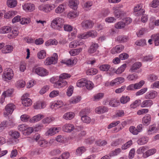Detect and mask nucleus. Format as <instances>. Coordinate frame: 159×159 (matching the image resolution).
<instances>
[{
	"label": "nucleus",
	"instance_id": "39",
	"mask_svg": "<svg viewBox=\"0 0 159 159\" xmlns=\"http://www.w3.org/2000/svg\"><path fill=\"white\" fill-rule=\"evenodd\" d=\"M58 44L57 41L55 39H51L45 42V44L46 46L56 45Z\"/></svg>",
	"mask_w": 159,
	"mask_h": 159
},
{
	"label": "nucleus",
	"instance_id": "48",
	"mask_svg": "<svg viewBox=\"0 0 159 159\" xmlns=\"http://www.w3.org/2000/svg\"><path fill=\"white\" fill-rule=\"evenodd\" d=\"M54 118L51 117H47L43 119L42 120V123L44 124L48 125L50 123L54 120Z\"/></svg>",
	"mask_w": 159,
	"mask_h": 159
},
{
	"label": "nucleus",
	"instance_id": "57",
	"mask_svg": "<svg viewBox=\"0 0 159 159\" xmlns=\"http://www.w3.org/2000/svg\"><path fill=\"white\" fill-rule=\"evenodd\" d=\"M30 22L31 19L30 18H22L20 20V23L22 25H27Z\"/></svg>",
	"mask_w": 159,
	"mask_h": 159
},
{
	"label": "nucleus",
	"instance_id": "50",
	"mask_svg": "<svg viewBox=\"0 0 159 159\" xmlns=\"http://www.w3.org/2000/svg\"><path fill=\"white\" fill-rule=\"evenodd\" d=\"M120 104V102L118 100L113 99H111L109 102V105L110 106L115 107L118 106Z\"/></svg>",
	"mask_w": 159,
	"mask_h": 159
},
{
	"label": "nucleus",
	"instance_id": "33",
	"mask_svg": "<svg viewBox=\"0 0 159 159\" xmlns=\"http://www.w3.org/2000/svg\"><path fill=\"white\" fill-rule=\"evenodd\" d=\"M157 151V149L155 148L147 150L145 153V158L154 154Z\"/></svg>",
	"mask_w": 159,
	"mask_h": 159
},
{
	"label": "nucleus",
	"instance_id": "1",
	"mask_svg": "<svg viewBox=\"0 0 159 159\" xmlns=\"http://www.w3.org/2000/svg\"><path fill=\"white\" fill-rule=\"evenodd\" d=\"M64 22V19L61 17H57L52 20L51 26L52 28L60 30L63 27Z\"/></svg>",
	"mask_w": 159,
	"mask_h": 159
},
{
	"label": "nucleus",
	"instance_id": "53",
	"mask_svg": "<svg viewBox=\"0 0 159 159\" xmlns=\"http://www.w3.org/2000/svg\"><path fill=\"white\" fill-rule=\"evenodd\" d=\"M78 14L76 11H70L67 15V17L70 19H73L78 16Z\"/></svg>",
	"mask_w": 159,
	"mask_h": 159
},
{
	"label": "nucleus",
	"instance_id": "18",
	"mask_svg": "<svg viewBox=\"0 0 159 159\" xmlns=\"http://www.w3.org/2000/svg\"><path fill=\"white\" fill-rule=\"evenodd\" d=\"M151 120V115L148 114H146L143 118L142 123L144 125L148 126L150 124Z\"/></svg>",
	"mask_w": 159,
	"mask_h": 159
},
{
	"label": "nucleus",
	"instance_id": "23",
	"mask_svg": "<svg viewBox=\"0 0 159 159\" xmlns=\"http://www.w3.org/2000/svg\"><path fill=\"white\" fill-rule=\"evenodd\" d=\"M153 102L151 100H147L143 101L141 104L142 107H150L153 105Z\"/></svg>",
	"mask_w": 159,
	"mask_h": 159
},
{
	"label": "nucleus",
	"instance_id": "19",
	"mask_svg": "<svg viewBox=\"0 0 159 159\" xmlns=\"http://www.w3.org/2000/svg\"><path fill=\"white\" fill-rule=\"evenodd\" d=\"M44 117L43 115L40 114L35 116L30 119L29 122L30 123H35L40 121Z\"/></svg>",
	"mask_w": 159,
	"mask_h": 159
},
{
	"label": "nucleus",
	"instance_id": "51",
	"mask_svg": "<svg viewBox=\"0 0 159 159\" xmlns=\"http://www.w3.org/2000/svg\"><path fill=\"white\" fill-rule=\"evenodd\" d=\"M18 33L17 30H13L10 34L7 35V37L10 39H13L18 35Z\"/></svg>",
	"mask_w": 159,
	"mask_h": 159
},
{
	"label": "nucleus",
	"instance_id": "29",
	"mask_svg": "<svg viewBox=\"0 0 159 159\" xmlns=\"http://www.w3.org/2000/svg\"><path fill=\"white\" fill-rule=\"evenodd\" d=\"M82 49L83 48H81L71 49L69 51V53L71 56H75L79 54L82 52Z\"/></svg>",
	"mask_w": 159,
	"mask_h": 159
},
{
	"label": "nucleus",
	"instance_id": "42",
	"mask_svg": "<svg viewBox=\"0 0 159 159\" xmlns=\"http://www.w3.org/2000/svg\"><path fill=\"white\" fill-rule=\"evenodd\" d=\"M7 3L9 7H14L17 5V2L16 0H7Z\"/></svg>",
	"mask_w": 159,
	"mask_h": 159
},
{
	"label": "nucleus",
	"instance_id": "56",
	"mask_svg": "<svg viewBox=\"0 0 159 159\" xmlns=\"http://www.w3.org/2000/svg\"><path fill=\"white\" fill-rule=\"evenodd\" d=\"M81 117V120L84 123L88 124L91 121V118L86 115H82Z\"/></svg>",
	"mask_w": 159,
	"mask_h": 159
},
{
	"label": "nucleus",
	"instance_id": "36",
	"mask_svg": "<svg viewBox=\"0 0 159 159\" xmlns=\"http://www.w3.org/2000/svg\"><path fill=\"white\" fill-rule=\"evenodd\" d=\"M148 140V137H143L138 140L137 143L139 145H143L147 143Z\"/></svg>",
	"mask_w": 159,
	"mask_h": 159
},
{
	"label": "nucleus",
	"instance_id": "28",
	"mask_svg": "<svg viewBox=\"0 0 159 159\" xmlns=\"http://www.w3.org/2000/svg\"><path fill=\"white\" fill-rule=\"evenodd\" d=\"M11 28L9 26H4L0 28V34H5L10 32Z\"/></svg>",
	"mask_w": 159,
	"mask_h": 159
},
{
	"label": "nucleus",
	"instance_id": "46",
	"mask_svg": "<svg viewBox=\"0 0 159 159\" xmlns=\"http://www.w3.org/2000/svg\"><path fill=\"white\" fill-rule=\"evenodd\" d=\"M65 7L62 4L60 5L55 10V13L60 14L63 12L65 10Z\"/></svg>",
	"mask_w": 159,
	"mask_h": 159
},
{
	"label": "nucleus",
	"instance_id": "34",
	"mask_svg": "<svg viewBox=\"0 0 159 159\" xmlns=\"http://www.w3.org/2000/svg\"><path fill=\"white\" fill-rule=\"evenodd\" d=\"M81 98L79 96H77L72 97L69 100L70 104H76L79 102L81 100Z\"/></svg>",
	"mask_w": 159,
	"mask_h": 159
},
{
	"label": "nucleus",
	"instance_id": "5",
	"mask_svg": "<svg viewBox=\"0 0 159 159\" xmlns=\"http://www.w3.org/2000/svg\"><path fill=\"white\" fill-rule=\"evenodd\" d=\"M55 7V4L50 3L49 4H41L39 6L38 9L40 11L44 12L49 13L53 10Z\"/></svg>",
	"mask_w": 159,
	"mask_h": 159
},
{
	"label": "nucleus",
	"instance_id": "41",
	"mask_svg": "<svg viewBox=\"0 0 159 159\" xmlns=\"http://www.w3.org/2000/svg\"><path fill=\"white\" fill-rule=\"evenodd\" d=\"M86 150L85 148L84 147H80L78 148L76 150L75 154L77 156H81Z\"/></svg>",
	"mask_w": 159,
	"mask_h": 159
},
{
	"label": "nucleus",
	"instance_id": "35",
	"mask_svg": "<svg viewBox=\"0 0 159 159\" xmlns=\"http://www.w3.org/2000/svg\"><path fill=\"white\" fill-rule=\"evenodd\" d=\"M157 129L154 125L150 126L147 131L148 134H151L153 133H156L157 131Z\"/></svg>",
	"mask_w": 159,
	"mask_h": 159
},
{
	"label": "nucleus",
	"instance_id": "2",
	"mask_svg": "<svg viewBox=\"0 0 159 159\" xmlns=\"http://www.w3.org/2000/svg\"><path fill=\"white\" fill-rule=\"evenodd\" d=\"M14 76L13 70L11 68H7L4 69L2 77L3 80L7 81L12 79Z\"/></svg>",
	"mask_w": 159,
	"mask_h": 159
},
{
	"label": "nucleus",
	"instance_id": "9",
	"mask_svg": "<svg viewBox=\"0 0 159 159\" xmlns=\"http://www.w3.org/2000/svg\"><path fill=\"white\" fill-rule=\"evenodd\" d=\"M8 134L11 137V139H10V141L13 144L16 143L15 139H18L20 137V133L16 131L11 130L9 132Z\"/></svg>",
	"mask_w": 159,
	"mask_h": 159
},
{
	"label": "nucleus",
	"instance_id": "49",
	"mask_svg": "<svg viewBox=\"0 0 159 159\" xmlns=\"http://www.w3.org/2000/svg\"><path fill=\"white\" fill-rule=\"evenodd\" d=\"M130 98L129 96H123L121 97L120 99L121 103L125 104L129 101Z\"/></svg>",
	"mask_w": 159,
	"mask_h": 159
},
{
	"label": "nucleus",
	"instance_id": "11",
	"mask_svg": "<svg viewBox=\"0 0 159 159\" xmlns=\"http://www.w3.org/2000/svg\"><path fill=\"white\" fill-rule=\"evenodd\" d=\"M75 127L72 124L70 123H67L65 124L62 127V130L64 132L70 133L75 129Z\"/></svg>",
	"mask_w": 159,
	"mask_h": 159
},
{
	"label": "nucleus",
	"instance_id": "58",
	"mask_svg": "<svg viewBox=\"0 0 159 159\" xmlns=\"http://www.w3.org/2000/svg\"><path fill=\"white\" fill-rule=\"evenodd\" d=\"M116 39L120 43H124L128 40V38L126 36H120L117 37Z\"/></svg>",
	"mask_w": 159,
	"mask_h": 159
},
{
	"label": "nucleus",
	"instance_id": "26",
	"mask_svg": "<svg viewBox=\"0 0 159 159\" xmlns=\"http://www.w3.org/2000/svg\"><path fill=\"white\" fill-rule=\"evenodd\" d=\"M126 66V64H124L119 67L116 70L114 68H111V69H112L114 71L116 74H119L122 73L124 71Z\"/></svg>",
	"mask_w": 159,
	"mask_h": 159
},
{
	"label": "nucleus",
	"instance_id": "21",
	"mask_svg": "<svg viewBox=\"0 0 159 159\" xmlns=\"http://www.w3.org/2000/svg\"><path fill=\"white\" fill-rule=\"evenodd\" d=\"M98 46H99L98 43H92L88 51L89 53L92 54L95 53L96 51Z\"/></svg>",
	"mask_w": 159,
	"mask_h": 159
},
{
	"label": "nucleus",
	"instance_id": "62",
	"mask_svg": "<svg viewBox=\"0 0 159 159\" xmlns=\"http://www.w3.org/2000/svg\"><path fill=\"white\" fill-rule=\"evenodd\" d=\"M125 24L122 21H119L115 25V27L117 29H121L125 27Z\"/></svg>",
	"mask_w": 159,
	"mask_h": 159
},
{
	"label": "nucleus",
	"instance_id": "32",
	"mask_svg": "<svg viewBox=\"0 0 159 159\" xmlns=\"http://www.w3.org/2000/svg\"><path fill=\"white\" fill-rule=\"evenodd\" d=\"M157 95V93L155 91H152L148 92L146 94V97L148 99H153L156 97Z\"/></svg>",
	"mask_w": 159,
	"mask_h": 159
},
{
	"label": "nucleus",
	"instance_id": "12",
	"mask_svg": "<svg viewBox=\"0 0 159 159\" xmlns=\"http://www.w3.org/2000/svg\"><path fill=\"white\" fill-rule=\"evenodd\" d=\"M84 44V42L82 40H74L70 42L69 45V47L71 48H76L77 46H81Z\"/></svg>",
	"mask_w": 159,
	"mask_h": 159
},
{
	"label": "nucleus",
	"instance_id": "4",
	"mask_svg": "<svg viewBox=\"0 0 159 159\" xmlns=\"http://www.w3.org/2000/svg\"><path fill=\"white\" fill-rule=\"evenodd\" d=\"M125 79L122 77H118L112 80L110 82H107L105 83V85L107 86H110L114 87L119 85L124 82Z\"/></svg>",
	"mask_w": 159,
	"mask_h": 159
},
{
	"label": "nucleus",
	"instance_id": "16",
	"mask_svg": "<svg viewBox=\"0 0 159 159\" xmlns=\"http://www.w3.org/2000/svg\"><path fill=\"white\" fill-rule=\"evenodd\" d=\"M124 48V46L122 45L116 46L111 50V52L112 54L120 53Z\"/></svg>",
	"mask_w": 159,
	"mask_h": 159
},
{
	"label": "nucleus",
	"instance_id": "44",
	"mask_svg": "<svg viewBox=\"0 0 159 159\" xmlns=\"http://www.w3.org/2000/svg\"><path fill=\"white\" fill-rule=\"evenodd\" d=\"M16 12L14 11H9L6 12L4 16V18L6 19H9L12 16L15 15Z\"/></svg>",
	"mask_w": 159,
	"mask_h": 159
},
{
	"label": "nucleus",
	"instance_id": "14",
	"mask_svg": "<svg viewBox=\"0 0 159 159\" xmlns=\"http://www.w3.org/2000/svg\"><path fill=\"white\" fill-rule=\"evenodd\" d=\"M143 5L142 4H137L134 7V12H138L137 14L139 16L141 14H143L145 12V11L142 9Z\"/></svg>",
	"mask_w": 159,
	"mask_h": 159
},
{
	"label": "nucleus",
	"instance_id": "64",
	"mask_svg": "<svg viewBox=\"0 0 159 159\" xmlns=\"http://www.w3.org/2000/svg\"><path fill=\"white\" fill-rule=\"evenodd\" d=\"M70 156V153L68 152H65L62 154L59 157H56L57 159H67Z\"/></svg>",
	"mask_w": 159,
	"mask_h": 159
},
{
	"label": "nucleus",
	"instance_id": "55",
	"mask_svg": "<svg viewBox=\"0 0 159 159\" xmlns=\"http://www.w3.org/2000/svg\"><path fill=\"white\" fill-rule=\"evenodd\" d=\"M98 70L96 69L91 68L88 69L86 71V74L88 75H93L96 74Z\"/></svg>",
	"mask_w": 159,
	"mask_h": 159
},
{
	"label": "nucleus",
	"instance_id": "45",
	"mask_svg": "<svg viewBox=\"0 0 159 159\" xmlns=\"http://www.w3.org/2000/svg\"><path fill=\"white\" fill-rule=\"evenodd\" d=\"M138 78V75L135 73L129 74L127 77V79L129 81L135 80Z\"/></svg>",
	"mask_w": 159,
	"mask_h": 159
},
{
	"label": "nucleus",
	"instance_id": "60",
	"mask_svg": "<svg viewBox=\"0 0 159 159\" xmlns=\"http://www.w3.org/2000/svg\"><path fill=\"white\" fill-rule=\"evenodd\" d=\"M148 31V29L145 28H142L137 33V34L138 37H139Z\"/></svg>",
	"mask_w": 159,
	"mask_h": 159
},
{
	"label": "nucleus",
	"instance_id": "10",
	"mask_svg": "<svg viewBox=\"0 0 159 159\" xmlns=\"http://www.w3.org/2000/svg\"><path fill=\"white\" fill-rule=\"evenodd\" d=\"M22 7L24 10L26 12H31L35 9L34 5L31 3H25L22 5Z\"/></svg>",
	"mask_w": 159,
	"mask_h": 159
},
{
	"label": "nucleus",
	"instance_id": "47",
	"mask_svg": "<svg viewBox=\"0 0 159 159\" xmlns=\"http://www.w3.org/2000/svg\"><path fill=\"white\" fill-rule=\"evenodd\" d=\"M46 56V52L45 50H42L39 51L37 54V57L39 59H43Z\"/></svg>",
	"mask_w": 159,
	"mask_h": 159
},
{
	"label": "nucleus",
	"instance_id": "43",
	"mask_svg": "<svg viewBox=\"0 0 159 159\" xmlns=\"http://www.w3.org/2000/svg\"><path fill=\"white\" fill-rule=\"evenodd\" d=\"M110 13V11L108 9H103L102 10L100 15V17L101 18H104L107 16Z\"/></svg>",
	"mask_w": 159,
	"mask_h": 159
},
{
	"label": "nucleus",
	"instance_id": "30",
	"mask_svg": "<svg viewBox=\"0 0 159 159\" xmlns=\"http://www.w3.org/2000/svg\"><path fill=\"white\" fill-rule=\"evenodd\" d=\"M75 116V114L74 112H70L64 114L63 118L66 120H69L73 119Z\"/></svg>",
	"mask_w": 159,
	"mask_h": 159
},
{
	"label": "nucleus",
	"instance_id": "40",
	"mask_svg": "<svg viewBox=\"0 0 159 159\" xmlns=\"http://www.w3.org/2000/svg\"><path fill=\"white\" fill-rule=\"evenodd\" d=\"M93 3L92 1H88L84 3L82 5V7L85 10H88L93 5Z\"/></svg>",
	"mask_w": 159,
	"mask_h": 159
},
{
	"label": "nucleus",
	"instance_id": "8",
	"mask_svg": "<svg viewBox=\"0 0 159 159\" xmlns=\"http://www.w3.org/2000/svg\"><path fill=\"white\" fill-rule=\"evenodd\" d=\"M29 95L28 93H26L22 96L21 98L22 103L25 107H29L32 104V102L31 100L28 98Z\"/></svg>",
	"mask_w": 159,
	"mask_h": 159
},
{
	"label": "nucleus",
	"instance_id": "15",
	"mask_svg": "<svg viewBox=\"0 0 159 159\" xmlns=\"http://www.w3.org/2000/svg\"><path fill=\"white\" fill-rule=\"evenodd\" d=\"M148 149V147L146 146H143L138 148L136 151V153L139 155H142V157L145 158V153Z\"/></svg>",
	"mask_w": 159,
	"mask_h": 159
},
{
	"label": "nucleus",
	"instance_id": "7",
	"mask_svg": "<svg viewBox=\"0 0 159 159\" xmlns=\"http://www.w3.org/2000/svg\"><path fill=\"white\" fill-rule=\"evenodd\" d=\"M15 108V105L13 103H9L5 107L3 111L4 116H7L9 115H11L13 112Z\"/></svg>",
	"mask_w": 159,
	"mask_h": 159
},
{
	"label": "nucleus",
	"instance_id": "13",
	"mask_svg": "<svg viewBox=\"0 0 159 159\" xmlns=\"http://www.w3.org/2000/svg\"><path fill=\"white\" fill-rule=\"evenodd\" d=\"M81 24L84 29H91L93 27L94 23L91 20H84Z\"/></svg>",
	"mask_w": 159,
	"mask_h": 159
},
{
	"label": "nucleus",
	"instance_id": "24",
	"mask_svg": "<svg viewBox=\"0 0 159 159\" xmlns=\"http://www.w3.org/2000/svg\"><path fill=\"white\" fill-rule=\"evenodd\" d=\"M69 5L70 7L76 10L79 2L78 0H69Z\"/></svg>",
	"mask_w": 159,
	"mask_h": 159
},
{
	"label": "nucleus",
	"instance_id": "61",
	"mask_svg": "<svg viewBox=\"0 0 159 159\" xmlns=\"http://www.w3.org/2000/svg\"><path fill=\"white\" fill-rule=\"evenodd\" d=\"M13 92L12 89H9L7 90L4 91L2 93V95L5 96L6 97H9L11 95Z\"/></svg>",
	"mask_w": 159,
	"mask_h": 159
},
{
	"label": "nucleus",
	"instance_id": "22",
	"mask_svg": "<svg viewBox=\"0 0 159 159\" xmlns=\"http://www.w3.org/2000/svg\"><path fill=\"white\" fill-rule=\"evenodd\" d=\"M108 108L105 106H99L96 107L95 109V112L98 114H101L107 112Z\"/></svg>",
	"mask_w": 159,
	"mask_h": 159
},
{
	"label": "nucleus",
	"instance_id": "38",
	"mask_svg": "<svg viewBox=\"0 0 159 159\" xmlns=\"http://www.w3.org/2000/svg\"><path fill=\"white\" fill-rule=\"evenodd\" d=\"M104 94L102 93H99L95 94L93 97V100L98 101L102 99L104 97Z\"/></svg>",
	"mask_w": 159,
	"mask_h": 159
},
{
	"label": "nucleus",
	"instance_id": "37",
	"mask_svg": "<svg viewBox=\"0 0 159 159\" xmlns=\"http://www.w3.org/2000/svg\"><path fill=\"white\" fill-rule=\"evenodd\" d=\"M63 105L62 101L61 100H58L53 103L51 105V107H55L56 108H58L62 107Z\"/></svg>",
	"mask_w": 159,
	"mask_h": 159
},
{
	"label": "nucleus",
	"instance_id": "27",
	"mask_svg": "<svg viewBox=\"0 0 159 159\" xmlns=\"http://www.w3.org/2000/svg\"><path fill=\"white\" fill-rule=\"evenodd\" d=\"M13 49V47L10 45L4 46L2 49V52L4 54H7L11 52Z\"/></svg>",
	"mask_w": 159,
	"mask_h": 159
},
{
	"label": "nucleus",
	"instance_id": "31",
	"mask_svg": "<svg viewBox=\"0 0 159 159\" xmlns=\"http://www.w3.org/2000/svg\"><path fill=\"white\" fill-rule=\"evenodd\" d=\"M87 80L84 78H82L79 80L76 83V85L79 87H83L86 85Z\"/></svg>",
	"mask_w": 159,
	"mask_h": 159
},
{
	"label": "nucleus",
	"instance_id": "59",
	"mask_svg": "<svg viewBox=\"0 0 159 159\" xmlns=\"http://www.w3.org/2000/svg\"><path fill=\"white\" fill-rule=\"evenodd\" d=\"M16 85L18 88H22L25 86V82L23 80H19L17 81Z\"/></svg>",
	"mask_w": 159,
	"mask_h": 159
},
{
	"label": "nucleus",
	"instance_id": "3",
	"mask_svg": "<svg viewBox=\"0 0 159 159\" xmlns=\"http://www.w3.org/2000/svg\"><path fill=\"white\" fill-rule=\"evenodd\" d=\"M32 71L41 77L47 76L49 74V72L47 70L41 67H34L32 69Z\"/></svg>",
	"mask_w": 159,
	"mask_h": 159
},
{
	"label": "nucleus",
	"instance_id": "17",
	"mask_svg": "<svg viewBox=\"0 0 159 159\" xmlns=\"http://www.w3.org/2000/svg\"><path fill=\"white\" fill-rule=\"evenodd\" d=\"M67 84V82L66 81L64 80H61L59 79L58 81L56 82L54 84V86L55 88H60L63 87Z\"/></svg>",
	"mask_w": 159,
	"mask_h": 159
},
{
	"label": "nucleus",
	"instance_id": "20",
	"mask_svg": "<svg viewBox=\"0 0 159 159\" xmlns=\"http://www.w3.org/2000/svg\"><path fill=\"white\" fill-rule=\"evenodd\" d=\"M141 66L142 64L141 62H136L133 64L131 66L129 71L132 73L136 72V70L139 69Z\"/></svg>",
	"mask_w": 159,
	"mask_h": 159
},
{
	"label": "nucleus",
	"instance_id": "63",
	"mask_svg": "<svg viewBox=\"0 0 159 159\" xmlns=\"http://www.w3.org/2000/svg\"><path fill=\"white\" fill-rule=\"evenodd\" d=\"M141 101L140 100H136L130 105V107L133 109L136 108L140 104Z\"/></svg>",
	"mask_w": 159,
	"mask_h": 159
},
{
	"label": "nucleus",
	"instance_id": "54",
	"mask_svg": "<svg viewBox=\"0 0 159 159\" xmlns=\"http://www.w3.org/2000/svg\"><path fill=\"white\" fill-rule=\"evenodd\" d=\"M111 66L108 64H103L99 66V69L102 71H107L110 68Z\"/></svg>",
	"mask_w": 159,
	"mask_h": 159
},
{
	"label": "nucleus",
	"instance_id": "52",
	"mask_svg": "<svg viewBox=\"0 0 159 159\" xmlns=\"http://www.w3.org/2000/svg\"><path fill=\"white\" fill-rule=\"evenodd\" d=\"M151 37L154 40L155 45H159V34L156 35L153 34L151 36Z\"/></svg>",
	"mask_w": 159,
	"mask_h": 159
},
{
	"label": "nucleus",
	"instance_id": "6",
	"mask_svg": "<svg viewBox=\"0 0 159 159\" xmlns=\"http://www.w3.org/2000/svg\"><path fill=\"white\" fill-rule=\"evenodd\" d=\"M58 55L57 53H54L52 57H47L44 62V64L46 66L55 64L57 63Z\"/></svg>",
	"mask_w": 159,
	"mask_h": 159
},
{
	"label": "nucleus",
	"instance_id": "25",
	"mask_svg": "<svg viewBox=\"0 0 159 159\" xmlns=\"http://www.w3.org/2000/svg\"><path fill=\"white\" fill-rule=\"evenodd\" d=\"M46 106V103L43 101H38L36 102L34 106V108L35 109L44 108Z\"/></svg>",
	"mask_w": 159,
	"mask_h": 159
}]
</instances>
